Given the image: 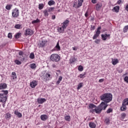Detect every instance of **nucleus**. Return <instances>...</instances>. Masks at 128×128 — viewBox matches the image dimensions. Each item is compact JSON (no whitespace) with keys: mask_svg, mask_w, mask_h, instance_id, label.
Segmentation results:
<instances>
[{"mask_svg":"<svg viewBox=\"0 0 128 128\" xmlns=\"http://www.w3.org/2000/svg\"><path fill=\"white\" fill-rule=\"evenodd\" d=\"M108 104L104 102H102V103L96 107V108H95V110H92V112L94 114V112H96V114H100V112H102V110H105L106 108H108Z\"/></svg>","mask_w":128,"mask_h":128,"instance_id":"f257e3e1","label":"nucleus"},{"mask_svg":"<svg viewBox=\"0 0 128 128\" xmlns=\"http://www.w3.org/2000/svg\"><path fill=\"white\" fill-rule=\"evenodd\" d=\"M100 98L104 102L108 104L112 100V94L110 93H106L100 96Z\"/></svg>","mask_w":128,"mask_h":128,"instance_id":"f03ea898","label":"nucleus"},{"mask_svg":"<svg viewBox=\"0 0 128 128\" xmlns=\"http://www.w3.org/2000/svg\"><path fill=\"white\" fill-rule=\"evenodd\" d=\"M68 24H70V20H66L62 23V27H58L57 30L59 34H64V30L68 26Z\"/></svg>","mask_w":128,"mask_h":128,"instance_id":"7ed1b4c3","label":"nucleus"},{"mask_svg":"<svg viewBox=\"0 0 128 128\" xmlns=\"http://www.w3.org/2000/svg\"><path fill=\"white\" fill-rule=\"evenodd\" d=\"M40 76L42 78V79L44 82H48V80H52V76L50 74L46 72V71L42 72L40 74Z\"/></svg>","mask_w":128,"mask_h":128,"instance_id":"20e7f679","label":"nucleus"},{"mask_svg":"<svg viewBox=\"0 0 128 128\" xmlns=\"http://www.w3.org/2000/svg\"><path fill=\"white\" fill-rule=\"evenodd\" d=\"M2 94H0V102H6V100H8V91L2 90Z\"/></svg>","mask_w":128,"mask_h":128,"instance_id":"39448f33","label":"nucleus"},{"mask_svg":"<svg viewBox=\"0 0 128 128\" xmlns=\"http://www.w3.org/2000/svg\"><path fill=\"white\" fill-rule=\"evenodd\" d=\"M50 60L52 62H60V57L58 54H52L50 56Z\"/></svg>","mask_w":128,"mask_h":128,"instance_id":"423d86ee","label":"nucleus"},{"mask_svg":"<svg viewBox=\"0 0 128 128\" xmlns=\"http://www.w3.org/2000/svg\"><path fill=\"white\" fill-rule=\"evenodd\" d=\"M20 16V10L17 8H15L12 10V16L13 18H18Z\"/></svg>","mask_w":128,"mask_h":128,"instance_id":"0eeeda50","label":"nucleus"},{"mask_svg":"<svg viewBox=\"0 0 128 128\" xmlns=\"http://www.w3.org/2000/svg\"><path fill=\"white\" fill-rule=\"evenodd\" d=\"M100 30H102V27H98L96 31V34H94L92 38L94 40H96V38H98L100 34Z\"/></svg>","mask_w":128,"mask_h":128,"instance_id":"6e6552de","label":"nucleus"},{"mask_svg":"<svg viewBox=\"0 0 128 128\" xmlns=\"http://www.w3.org/2000/svg\"><path fill=\"white\" fill-rule=\"evenodd\" d=\"M25 36H32L34 34V31L30 28H27L25 30Z\"/></svg>","mask_w":128,"mask_h":128,"instance_id":"1a4fd4ad","label":"nucleus"},{"mask_svg":"<svg viewBox=\"0 0 128 128\" xmlns=\"http://www.w3.org/2000/svg\"><path fill=\"white\" fill-rule=\"evenodd\" d=\"M110 34H102L101 35V37L102 40H106V39L108 38H110Z\"/></svg>","mask_w":128,"mask_h":128,"instance_id":"9d476101","label":"nucleus"},{"mask_svg":"<svg viewBox=\"0 0 128 128\" xmlns=\"http://www.w3.org/2000/svg\"><path fill=\"white\" fill-rule=\"evenodd\" d=\"M88 108H90V112H92V110L96 108V106L94 104H90L88 106Z\"/></svg>","mask_w":128,"mask_h":128,"instance_id":"9b49d317","label":"nucleus"},{"mask_svg":"<svg viewBox=\"0 0 128 128\" xmlns=\"http://www.w3.org/2000/svg\"><path fill=\"white\" fill-rule=\"evenodd\" d=\"M53 50H56V52H60V42H58L56 45L53 49Z\"/></svg>","mask_w":128,"mask_h":128,"instance_id":"f8f14e48","label":"nucleus"},{"mask_svg":"<svg viewBox=\"0 0 128 128\" xmlns=\"http://www.w3.org/2000/svg\"><path fill=\"white\" fill-rule=\"evenodd\" d=\"M37 84H38V82H36V80H33L30 83V86L31 88H34L36 86Z\"/></svg>","mask_w":128,"mask_h":128,"instance_id":"ddd939ff","label":"nucleus"},{"mask_svg":"<svg viewBox=\"0 0 128 128\" xmlns=\"http://www.w3.org/2000/svg\"><path fill=\"white\" fill-rule=\"evenodd\" d=\"M102 4L100 2L98 3L96 6V10H100V8H102Z\"/></svg>","mask_w":128,"mask_h":128,"instance_id":"4468645a","label":"nucleus"},{"mask_svg":"<svg viewBox=\"0 0 128 128\" xmlns=\"http://www.w3.org/2000/svg\"><path fill=\"white\" fill-rule=\"evenodd\" d=\"M118 58H112V63L113 66H116L117 64H118Z\"/></svg>","mask_w":128,"mask_h":128,"instance_id":"2eb2a0df","label":"nucleus"},{"mask_svg":"<svg viewBox=\"0 0 128 128\" xmlns=\"http://www.w3.org/2000/svg\"><path fill=\"white\" fill-rule=\"evenodd\" d=\"M40 119L43 120V122H45V120H46L48 118V116L46 114H42L40 116Z\"/></svg>","mask_w":128,"mask_h":128,"instance_id":"dca6fc26","label":"nucleus"},{"mask_svg":"<svg viewBox=\"0 0 128 128\" xmlns=\"http://www.w3.org/2000/svg\"><path fill=\"white\" fill-rule=\"evenodd\" d=\"M6 88H8V85L5 83H1L0 84V90H4Z\"/></svg>","mask_w":128,"mask_h":128,"instance_id":"f3484780","label":"nucleus"},{"mask_svg":"<svg viewBox=\"0 0 128 128\" xmlns=\"http://www.w3.org/2000/svg\"><path fill=\"white\" fill-rule=\"evenodd\" d=\"M4 118H5L6 120H10V118H12V114H10L8 112L6 113L4 115Z\"/></svg>","mask_w":128,"mask_h":128,"instance_id":"a211bd4d","label":"nucleus"},{"mask_svg":"<svg viewBox=\"0 0 128 128\" xmlns=\"http://www.w3.org/2000/svg\"><path fill=\"white\" fill-rule=\"evenodd\" d=\"M11 78L12 80H16V78H18L16 73V72H12L11 74Z\"/></svg>","mask_w":128,"mask_h":128,"instance_id":"6ab92c4d","label":"nucleus"},{"mask_svg":"<svg viewBox=\"0 0 128 128\" xmlns=\"http://www.w3.org/2000/svg\"><path fill=\"white\" fill-rule=\"evenodd\" d=\"M38 102L39 104H44L45 102H46V100L44 98H40L38 99Z\"/></svg>","mask_w":128,"mask_h":128,"instance_id":"aec40b11","label":"nucleus"},{"mask_svg":"<svg viewBox=\"0 0 128 128\" xmlns=\"http://www.w3.org/2000/svg\"><path fill=\"white\" fill-rule=\"evenodd\" d=\"M112 11L115 12H120V6H114L112 10Z\"/></svg>","mask_w":128,"mask_h":128,"instance_id":"412c9836","label":"nucleus"},{"mask_svg":"<svg viewBox=\"0 0 128 128\" xmlns=\"http://www.w3.org/2000/svg\"><path fill=\"white\" fill-rule=\"evenodd\" d=\"M14 114H16V116H18V118H22V113L20 112L18 110H15L14 112Z\"/></svg>","mask_w":128,"mask_h":128,"instance_id":"4be33fe9","label":"nucleus"},{"mask_svg":"<svg viewBox=\"0 0 128 128\" xmlns=\"http://www.w3.org/2000/svg\"><path fill=\"white\" fill-rule=\"evenodd\" d=\"M89 126L90 128H96V125L94 122H90L89 123Z\"/></svg>","mask_w":128,"mask_h":128,"instance_id":"5701e85b","label":"nucleus"},{"mask_svg":"<svg viewBox=\"0 0 128 128\" xmlns=\"http://www.w3.org/2000/svg\"><path fill=\"white\" fill-rule=\"evenodd\" d=\"M73 8H80V6L78 4V2H74V3Z\"/></svg>","mask_w":128,"mask_h":128,"instance_id":"b1692460","label":"nucleus"},{"mask_svg":"<svg viewBox=\"0 0 128 128\" xmlns=\"http://www.w3.org/2000/svg\"><path fill=\"white\" fill-rule=\"evenodd\" d=\"M22 25L20 24H16L14 26V28H16L17 30H20V28H22Z\"/></svg>","mask_w":128,"mask_h":128,"instance_id":"393cba45","label":"nucleus"},{"mask_svg":"<svg viewBox=\"0 0 128 128\" xmlns=\"http://www.w3.org/2000/svg\"><path fill=\"white\" fill-rule=\"evenodd\" d=\"M22 36V33L20 32H18L14 35L15 38H20Z\"/></svg>","mask_w":128,"mask_h":128,"instance_id":"a878e982","label":"nucleus"},{"mask_svg":"<svg viewBox=\"0 0 128 128\" xmlns=\"http://www.w3.org/2000/svg\"><path fill=\"white\" fill-rule=\"evenodd\" d=\"M120 110L122 112H124V110H126V106L122 104V106L120 107Z\"/></svg>","mask_w":128,"mask_h":128,"instance_id":"bb28decb","label":"nucleus"},{"mask_svg":"<svg viewBox=\"0 0 128 128\" xmlns=\"http://www.w3.org/2000/svg\"><path fill=\"white\" fill-rule=\"evenodd\" d=\"M12 4H7L6 6V10H12Z\"/></svg>","mask_w":128,"mask_h":128,"instance_id":"cd10ccee","label":"nucleus"},{"mask_svg":"<svg viewBox=\"0 0 128 128\" xmlns=\"http://www.w3.org/2000/svg\"><path fill=\"white\" fill-rule=\"evenodd\" d=\"M122 104L123 106H128V98L124 100Z\"/></svg>","mask_w":128,"mask_h":128,"instance_id":"c85d7f7f","label":"nucleus"},{"mask_svg":"<svg viewBox=\"0 0 128 128\" xmlns=\"http://www.w3.org/2000/svg\"><path fill=\"white\" fill-rule=\"evenodd\" d=\"M30 68H32V70H34L36 68V64L33 63L30 64Z\"/></svg>","mask_w":128,"mask_h":128,"instance_id":"c756f323","label":"nucleus"},{"mask_svg":"<svg viewBox=\"0 0 128 128\" xmlns=\"http://www.w3.org/2000/svg\"><path fill=\"white\" fill-rule=\"evenodd\" d=\"M64 118L66 122H70V116H65Z\"/></svg>","mask_w":128,"mask_h":128,"instance_id":"7c9ffc66","label":"nucleus"},{"mask_svg":"<svg viewBox=\"0 0 128 128\" xmlns=\"http://www.w3.org/2000/svg\"><path fill=\"white\" fill-rule=\"evenodd\" d=\"M70 63L73 64L75 62H76V58H72L70 60Z\"/></svg>","mask_w":128,"mask_h":128,"instance_id":"2f4dec72","label":"nucleus"},{"mask_svg":"<svg viewBox=\"0 0 128 128\" xmlns=\"http://www.w3.org/2000/svg\"><path fill=\"white\" fill-rule=\"evenodd\" d=\"M44 16H48V11L46 10H44L43 12Z\"/></svg>","mask_w":128,"mask_h":128,"instance_id":"473e14b6","label":"nucleus"},{"mask_svg":"<svg viewBox=\"0 0 128 128\" xmlns=\"http://www.w3.org/2000/svg\"><path fill=\"white\" fill-rule=\"evenodd\" d=\"M54 4H55L54 1L52 0H50L48 2V6H54Z\"/></svg>","mask_w":128,"mask_h":128,"instance_id":"72a5a7b5","label":"nucleus"},{"mask_svg":"<svg viewBox=\"0 0 128 128\" xmlns=\"http://www.w3.org/2000/svg\"><path fill=\"white\" fill-rule=\"evenodd\" d=\"M128 25L125 26L123 28L124 32H128Z\"/></svg>","mask_w":128,"mask_h":128,"instance_id":"f704fd0d","label":"nucleus"},{"mask_svg":"<svg viewBox=\"0 0 128 128\" xmlns=\"http://www.w3.org/2000/svg\"><path fill=\"white\" fill-rule=\"evenodd\" d=\"M78 78H86V73L84 74H80V76H78Z\"/></svg>","mask_w":128,"mask_h":128,"instance_id":"c9c22d12","label":"nucleus"},{"mask_svg":"<svg viewBox=\"0 0 128 128\" xmlns=\"http://www.w3.org/2000/svg\"><path fill=\"white\" fill-rule=\"evenodd\" d=\"M62 76H60L58 79V80L57 81V84H58L60 83V82H62Z\"/></svg>","mask_w":128,"mask_h":128,"instance_id":"e433bc0d","label":"nucleus"},{"mask_svg":"<svg viewBox=\"0 0 128 128\" xmlns=\"http://www.w3.org/2000/svg\"><path fill=\"white\" fill-rule=\"evenodd\" d=\"M46 44V40L42 41V42L40 43V46H42V48L43 46H44V45Z\"/></svg>","mask_w":128,"mask_h":128,"instance_id":"4c0bfd02","label":"nucleus"},{"mask_svg":"<svg viewBox=\"0 0 128 128\" xmlns=\"http://www.w3.org/2000/svg\"><path fill=\"white\" fill-rule=\"evenodd\" d=\"M44 5L42 4H40L38 5V8L39 10H42L44 8Z\"/></svg>","mask_w":128,"mask_h":128,"instance_id":"58836bf2","label":"nucleus"},{"mask_svg":"<svg viewBox=\"0 0 128 128\" xmlns=\"http://www.w3.org/2000/svg\"><path fill=\"white\" fill-rule=\"evenodd\" d=\"M82 84H84V83H80L78 84V86L77 88L78 90H80V88H82Z\"/></svg>","mask_w":128,"mask_h":128,"instance_id":"ea45409f","label":"nucleus"},{"mask_svg":"<svg viewBox=\"0 0 128 128\" xmlns=\"http://www.w3.org/2000/svg\"><path fill=\"white\" fill-rule=\"evenodd\" d=\"M30 58L32 60H34V52L30 53Z\"/></svg>","mask_w":128,"mask_h":128,"instance_id":"a19ab883","label":"nucleus"},{"mask_svg":"<svg viewBox=\"0 0 128 128\" xmlns=\"http://www.w3.org/2000/svg\"><path fill=\"white\" fill-rule=\"evenodd\" d=\"M110 118H106L104 121V122L106 124H110Z\"/></svg>","mask_w":128,"mask_h":128,"instance_id":"79ce46f5","label":"nucleus"},{"mask_svg":"<svg viewBox=\"0 0 128 128\" xmlns=\"http://www.w3.org/2000/svg\"><path fill=\"white\" fill-rule=\"evenodd\" d=\"M82 2H84V0H78V4L80 6H82Z\"/></svg>","mask_w":128,"mask_h":128,"instance_id":"37998d69","label":"nucleus"},{"mask_svg":"<svg viewBox=\"0 0 128 128\" xmlns=\"http://www.w3.org/2000/svg\"><path fill=\"white\" fill-rule=\"evenodd\" d=\"M54 10V8L52 7V8H48L46 10L48 11V12H52V10Z\"/></svg>","mask_w":128,"mask_h":128,"instance_id":"c03bdc74","label":"nucleus"},{"mask_svg":"<svg viewBox=\"0 0 128 128\" xmlns=\"http://www.w3.org/2000/svg\"><path fill=\"white\" fill-rule=\"evenodd\" d=\"M126 116V113H122L121 114V118L122 120L125 118Z\"/></svg>","mask_w":128,"mask_h":128,"instance_id":"a18cd8bd","label":"nucleus"},{"mask_svg":"<svg viewBox=\"0 0 128 128\" xmlns=\"http://www.w3.org/2000/svg\"><path fill=\"white\" fill-rule=\"evenodd\" d=\"M14 62L16 64H18V65L22 64V62H20V61L18 60H15Z\"/></svg>","mask_w":128,"mask_h":128,"instance_id":"49530a36","label":"nucleus"},{"mask_svg":"<svg viewBox=\"0 0 128 128\" xmlns=\"http://www.w3.org/2000/svg\"><path fill=\"white\" fill-rule=\"evenodd\" d=\"M78 70L80 72H82V70H84V67H82V66H80L78 68Z\"/></svg>","mask_w":128,"mask_h":128,"instance_id":"de8ad7c7","label":"nucleus"},{"mask_svg":"<svg viewBox=\"0 0 128 128\" xmlns=\"http://www.w3.org/2000/svg\"><path fill=\"white\" fill-rule=\"evenodd\" d=\"M38 22H40V20L36 19V20H34L32 21V24H38Z\"/></svg>","mask_w":128,"mask_h":128,"instance_id":"09e8293b","label":"nucleus"},{"mask_svg":"<svg viewBox=\"0 0 128 128\" xmlns=\"http://www.w3.org/2000/svg\"><path fill=\"white\" fill-rule=\"evenodd\" d=\"M112 112V109L110 108H109L107 110L106 112H107V114H110V112Z\"/></svg>","mask_w":128,"mask_h":128,"instance_id":"8fccbe9b","label":"nucleus"},{"mask_svg":"<svg viewBox=\"0 0 128 128\" xmlns=\"http://www.w3.org/2000/svg\"><path fill=\"white\" fill-rule=\"evenodd\" d=\"M8 38H12V33L10 32L8 34Z\"/></svg>","mask_w":128,"mask_h":128,"instance_id":"3c124183","label":"nucleus"},{"mask_svg":"<svg viewBox=\"0 0 128 128\" xmlns=\"http://www.w3.org/2000/svg\"><path fill=\"white\" fill-rule=\"evenodd\" d=\"M124 82H127V84H128V76H126L124 77Z\"/></svg>","mask_w":128,"mask_h":128,"instance_id":"603ef678","label":"nucleus"},{"mask_svg":"<svg viewBox=\"0 0 128 128\" xmlns=\"http://www.w3.org/2000/svg\"><path fill=\"white\" fill-rule=\"evenodd\" d=\"M18 54H19V56H22V55L24 54V52L20 51L19 52H18Z\"/></svg>","mask_w":128,"mask_h":128,"instance_id":"864d4df0","label":"nucleus"},{"mask_svg":"<svg viewBox=\"0 0 128 128\" xmlns=\"http://www.w3.org/2000/svg\"><path fill=\"white\" fill-rule=\"evenodd\" d=\"M100 40H96L94 41V42L96 44H100Z\"/></svg>","mask_w":128,"mask_h":128,"instance_id":"5fc2aeb1","label":"nucleus"},{"mask_svg":"<svg viewBox=\"0 0 128 128\" xmlns=\"http://www.w3.org/2000/svg\"><path fill=\"white\" fill-rule=\"evenodd\" d=\"M124 10H126V12H128V4L126 5Z\"/></svg>","mask_w":128,"mask_h":128,"instance_id":"6e6d98bb","label":"nucleus"},{"mask_svg":"<svg viewBox=\"0 0 128 128\" xmlns=\"http://www.w3.org/2000/svg\"><path fill=\"white\" fill-rule=\"evenodd\" d=\"M122 4V0H118L117 2V4Z\"/></svg>","mask_w":128,"mask_h":128,"instance_id":"4d7b16f0","label":"nucleus"},{"mask_svg":"<svg viewBox=\"0 0 128 128\" xmlns=\"http://www.w3.org/2000/svg\"><path fill=\"white\" fill-rule=\"evenodd\" d=\"M92 4H96V0H92Z\"/></svg>","mask_w":128,"mask_h":128,"instance_id":"13d9d810","label":"nucleus"},{"mask_svg":"<svg viewBox=\"0 0 128 128\" xmlns=\"http://www.w3.org/2000/svg\"><path fill=\"white\" fill-rule=\"evenodd\" d=\"M96 29V26H91V30H94Z\"/></svg>","mask_w":128,"mask_h":128,"instance_id":"bf43d9fd","label":"nucleus"},{"mask_svg":"<svg viewBox=\"0 0 128 128\" xmlns=\"http://www.w3.org/2000/svg\"><path fill=\"white\" fill-rule=\"evenodd\" d=\"M52 20H56V16L54 15L52 16Z\"/></svg>","mask_w":128,"mask_h":128,"instance_id":"052dcab7","label":"nucleus"},{"mask_svg":"<svg viewBox=\"0 0 128 128\" xmlns=\"http://www.w3.org/2000/svg\"><path fill=\"white\" fill-rule=\"evenodd\" d=\"M104 80L102 78V79H100L99 80V82H103Z\"/></svg>","mask_w":128,"mask_h":128,"instance_id":"680f3d73","label":"nucleus"},{"mask_svg":"<svg viewBox=\"0 0 128 128\" xmlns=\"http://www.w3.org/2000/svg\"><path fill=\"white\" fill-rule=\"evenodd\" d=\"M52 67L54 68H56V64H52Z\"/></svg>","mask_w":128,"mask_h":128,"instance_id":"e2e57ef3","label":"nucleus"},{"mask_svg":"<svg viewBox=\"0 0 128 128\" xmlns=\"http://www.w3.org/2000/svg\"><path fill=\"white\" fill-rule=\"evenodd\" d=\"M86 18H88V12H86L85 14H84Z\"/></svg>","mask_w":128,"mask_h":128,"instance_id":"0e129e2a","label":"nucleus"},{"mask_svg":"<svg viewBox=\"0 0 128 128\" xmlns=\"http://www.w3.org/2000/svg\"><path fill=\"white\" fill-rule=\"evenodd\" d=\"M72 50H76V48L74 47H73Z\"/></svg>","mask_w":128,"mask_h":128,"instance_id":"69168bd1","label":"nucleus"},{"mask_svg":"<svg viewBox=\"0 0 128 128\" xmlns=\"http://www.w3.org/2000/svg\"><path fill=\"white\" fill-rule=\"evenodd\" d=\"M60 12V10H58V12Z\"/></svg>","mask_w":128,"mask_h":128,"instance_id":"338daca9","label":"nucleus"},{"mask_svg":"<svg viewBox=\"0 0 128 128\" xmlns=\"http://www.w3.org/2000/svg\"><path fill=\"white\" fill-rule=\"evenodd\" d=\"M125 74H124V76H125Z\"/></svg>","mask_w":128,"mask_h":128,"instance_id":"774afa93","label":"nucleus"}]
</instances>
